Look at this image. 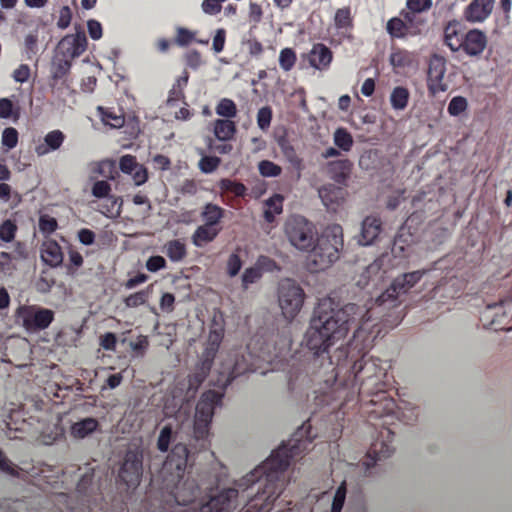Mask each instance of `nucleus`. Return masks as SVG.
I'll list each match as a JSON object with an SVG mask.
<instances>
[{"label":"nucleus","instance_id":"nucleus-1","mask_svg":"<svg viewBox=\"0 0 512 512\" xmlns=\"http://www.w3.org/2000/svg\"><path fill=\"white\" fill-rule=\"evenodd\" d=\"M426 273V269H421L394 278L371 306L347 303L335 309L331 302L320 303L304 334V344L311 356L304 365H292L287 376L289 389L323 383L316 396L317 406H328L334 411L358 401L376 407L369 411L371 416H389L395 405L386 396V372L380 360L365 358L380 332L375 311L399 306L400 297Z\"/></svg>","mask_w":512,"mask_h":512},{"label":"nucleus","instance_id":"nucleus-2","mask_svg":"<svg viewBox=\"0 0 512 512\" xmlns=\"http://www.w3.org/2000/svg\"><path fill=\"white\" fill-rule=\"evenodd\" d=\"M314 438L308 420L293 433L288 442L273 451L265 462L236 481V487L222 489L194 512H232L237 507L239 494L244 496L245 492L254 490L255 493L244 505V512H270L285 488L283 473L292 462L301 459L309 451Z\"/></svg>","mask_w":512,"mask_h":512},{"label":"nucleus","instance_id":"nucleus-3","mask_svg":"<svg viewBox=\"0 0 512 512\" xmlns=\"http://www.w3.org/2000/svg\"><path fill=\"white\" fill-rule=\"evenodd\" d=\"M188 450L183 443H177L167 456V460L162 466L164 480L167 481V487L172 483V494L176 503L188 505L195 500L198 495V486L187 481L182 482L184 478L185 467H187Z\"/></svg>","mask_w":512,"mask_h":512},{"label":"nucleus","instance_id":"nucleus-4","mask_svg":"<svg viewBox=\"0 0 512 512\" xmlns=\"http://www.w3.org/2000/svg\"><path fill=\"white\" fill-rule=\"evenodd\" d=\"M343 247L342 227L333 224L320 235L319 241L309 248V267L312 271H323L339 259Z\"/></svg>","mask_w":512,"mask_h":512},{"label":"nucleus","instance_id":"nucleus-5","mask_svg":"<svg viewBox=\"0 0 512 512\" xmlns=\"http://www.w3.org/2000/svg\"><path fill=\"white\" fill-rule=\"evenodd\" d=\"M286 235L290 244L300 251H309L320 239L312 222L300 215H294L287 220Z\"/></svg>","mask_w":512,"mask_h":512},{"label":"nucleus","instance_id":"nucleus-6","mask_svg":"<svg viewBox=\"0 0 512 512\" xmlns=\"http://www.w3.org/2000/svg\"><path fill=\"white\" fill-rule=\"evenodd\" d=\"M222 402V393L209 390L205 391L195 406L194 434L198 440H204L209 434L214 408Z\"/></svg>","mask_w":512,"mask_h":512},{"label":"nucleus","instance_id":"nucleus-7","mask_svg":"<svg viewBox=\"0 0 512 512\" xmlns=\"http://www.w3.org/2000/svg\"><path fill=\"white\" fill-rule=\"evenodd\" d=\"M15 319L28 333L44 330L53 323L54 312L36 305H20L15 311Z\"/></svg>","mask_w":512,"mask_h":512},{"label":"nucleus","instance_id":"nucleus-8","mask_svg":"<svg viewBox=\"0 0 512 512\" xmlns=\"http://www.w3.org/2000/svg\"><path fill=\"white\" fill-rule=\"evenodd\" d=\"M278 301L282 316L292 321L301 311L302 304H304V291L293 280H282L278 289Z\"/></svg>","mask_w":512,"mask_h":512},{"label":"nucleus","instance_id":"nucleus-9","mask_svg":"<svg viewBox=\"0 0 512 512\" xmlns=\"http://www.w3.org/2000/svg\"><path fill=\"white\" fill-rule=\"evenodd\" d=\"M143 476V450L138 446L130 447L124 454L123 463L118 471V481L127 488H136Z\"/></svg>","mask_w":512,"mask_h":512},{"label":"nucleus","instance_id":"nucleus-10","mask_svg":"<svg viewBox=\"0 0 512 512\" xmlns=\"http://www.w3.org/2000/svg\"><path fill=\"white\" fill-rule=\"evenodd\" d=\"M426 24L425 16L399 14L387 21V33L393 39H407L421 35Z\"/></svg>","mask_w":512,"mask_h":512},{"label":"nucleus","instance_id":"nucleus-11","mask_svg":"<svg viewBox=\"0 0 512 512\" xmlns=\"http://www.w3.org/2000/svg\"><path fill=\"white\" fill-rule=\"evenodd\" d=\"M446 73V61L444 57L432 55L428 64V92L435 96L448 90V84L443 81Z\"/></svg>","mask_w":512,"mask_h":512},{"label":"nucleus","instance_id":"nucleus-12","mask_svg":"<svg viewBox=\"0 0 512 512\" xmlns=\"http://www.w3.org/2000/svg\"><path fill=\"white\" fill-rule=\"evenodd\" d=\"M393 435L394 433L388 428L380 431V437L387 438V440L377 439L372 442L371 447H369L368 450V457H366V461L363 462L366 470L375 466V464L380 462L382 459H386L391 456L394 452V448L391 446V437Z\"/></svg>","mask_w":512,"mask_h":512},{"label":"nucleus","instance_id":"nucleus-13","mask_svg":"<svg viewBox=\"0 0 512 512\" xmlns=\"http://www.w3.org/2000/svg\"><path fill=\"white\" fill-rule=\"evenodd\" d=\"M494 9V0H472L464 9V19L469 23H482Z\"/></svg>","mask_w":512,"mask_h":512},{"label":"nucleus","instance_id":"nucleus-14","mask_svg":"<svg viewBox=\"0 0 512 512\" xmlns=\"http://www.w3.org/2000/svg\"><path fill=\"white\" fill-rule=\"evenodd\" d=\"M86 44V36L83 33L70 34L59 41V50L65 57L74 59L86 51Z\"/></svg>","mask_w":512,"mask_h":512},{"label":"nucleus","instance_id":"nucleus-15","mask_svg":"<svg viewBox=\"0 0 512 512\" xmlns=\"http://www.w3.org/2000/svg\"><path fill=\"white\" fill-rule=\"evenodd\" d=\"M461 43V49L466 55L479 56L486 48V34L479 29H471L467 31L466 38Z\"/></svg>","mask_w":512,"mask_h":512},{"label":"nucleus","instance_id":"nucleus-16","mask_svg":"<svg viewBox=\"0 0 512 512\" xmlns=\"http://www.w3.org/2000/svg\"><path fill=\"white\" fill-rule=\"evenodd\" d=\"M221 342V332L213 331L210 333V341H208V345H206L205 351H203L202 360H200L197 368H195V372L209 373V371H211L212 362L214 361L215 354H217V351H219Z\"/></svg>","mask_w":512,"mask_h":512},{"label":"nucleus","instance_id":"nucleus-17","mask_svg":"<svg viewBox=\"0 0 512 512\" xmlns=\"http://www.w3.org/2000/svg\"><path fill=\"white\" fill-rule=\"evenodd\" d=\"M351 168L353 164L348 159L333 160L327 164V174L336 184L345 186L350 177Z\"/></svg>","mask_w":512,"mask_h":512},{"label":"nucleus","instance_id":"nucleus-18","mask_svg":"<svg viewBox=\"0 0 512 512\" xmlns=\"http://www.w3.org/2000/svg\"><path fill=\"white\" fill-rule=\"evenodd\" d=\"M346 196L347 190L335 184L327 183L319 189V197L327 208L334 209V206L341 205L345 201Z\"/></svg>","mask_w":512,"mask_h":512},{"label":"nucleus","instance_id":"nucleus-19","mask_svg":"<svg viewBox=\"0 0 512 512\" xmlns=\"http://www.w3.org/2000/svg\"><path fill=\"white\" fill-rule=\"evenodd\" d=\"M308 61L312 68L319 71L326 70L331 65L332 52L323 43H316L309 52Z\"/></svg>","mask_w":512,"mask_h":512},{"label":"nucleus","instance_id":"nucleus-20","mask_svg":"<svg viewBox=\"0 0 512 512\" xmlns=\"http://www.w3.org/2000/svg\"><path fill=\"white\" fill-rule=\"evenodd\" d=\"M388 61H390L393 72L400 74L404 70L413 67L415 64V54L404 48H393L391 49V54L390 58H388Z\"/></svg>","mask_w":512,"mask_h":512},{"label":"nucleus","instance_id":"nucleus-21","mask_svg":"<svg viewBox=\"0 0 512 512\" xmlns=\"http://www.w3.org/2000/svg\"><path fill=\"white\" fill-rule=\"evenodd\" d=\"M65 141V134L59 129H54L44 136V142L36 146V155L45 156L53 151H57Z\"/></svg>","mask_w":512,"mask_h":512},{"label":"nucleus","instance_id":"nucleus-22","mask_svg":"<svg viewBox=\"0 0 512 512\" xmlns=\"http://www.w3.org/2000/svg\"><path fill=\"white\" fill-rule=\"evenodd\" d=\"M381 231L380 219L372 216L364 218L361 222L360 240L358 243L362 246L370 245L375 241Z\"/></svg>","mask_w":512,"mask_h":512},{"label":"nucleus","instance_id":"nucleus-23","mask_svg":"<svg viewBox=\"0 0 512 512\" xmlns=\"http://www.w3.org/2000/svg\"><path fill=\"white\" fill-rule=\"evenodd\" d=\"M214 137L222 142H229L236 135V123L231 119H216L213 123Z\"/></svg>","mask_w":512,"mask_h":512},{"label":"nucleus","instance_id":"nucleus-24","mask_svg":"<svg viewBox=\"0 0 512 512\" xmlns=\"http://www.w3.org/2000/svg\"><path fill=\"white\" fill-rule=\"evenodd\" d=\"M40 258L45 264L56 268L62 264V250L56 241H49L44 244Z\"/></svg>","mask_w":512,"mask_h":512},{"label":"nucleus","instance_id":"nucleus-25","mask_svg":"<svg viewBox=\"0 0 512 512\" xmlns=\"http://www.w3.org/2000/svg\"><path fill=\"white\" fill-rule=\"evenodd\" d=\"M219 232L220 229L217 226L200 225L192 234V244L195 247H203V245L214 241Z\"/></svg>","mask_w":512,"mask_h":512},{"label":"nucleus","instance_id":"nucleus-26","mask_svg":"<svg viewBox=\"0 0 512 512\" xmlns=\"http://www.w3.org/2000/svg\"><path fill=\"white\" fill-rule=\"evenodd\" d=\"M98 428V422L93 417L84 418L70 426V435L76 439H84L94 433Z\"/></svg>","mask_w":512,"mask_h":512},{"label":"nucleus","instance_id":"nucleus-27","mask_svg":"<svg viewBox=\"0 0 512 512\" xmlns=\"http://www.w3.org/2000/svg\"><path fill=\"white\" fill-rule=\"evenodd\" d=\"M225 216V210L213 203H207L202 208V213H200V217H202L203 224L208 226H218L220 222Z\"/></svg>","mask_w":512,"mask_h":512},{"label":"nucleus","instance_id":"nucleus-28","mask_svg":"<svg viewBox=\"0 0 512 512\" xmlns=\"http://www.w3.org/2000/svg\"><path fill=\"white\" fill-rule=\"evenodd\" d=\"M465 34L457 30V24L450 22L444 28V43L450 50L457 52L460 50Z\"/></svg>","mask_w":512,"mask_h":512},{"label":"nucleus","instance_id":"nucleus-29","mask_svg":"<svg viewBox=\"0 0 512 512\" xmlns=\"http://www.w3.org/2000/svg\"><path fill=\"white\" fill-rule=\"evenodd\" d=\"M386 270L383 269V258L374 260L364 269L363 278L366 279V285L377 283L385 278Z\"/></svg>","mask_w":512,"mask_h":512},{"label":"nucleus","instance_id":"nucleus-30","mask_svg":"<svg viewBox=\"0 0 512 512\" xmlns=\"http://www.w3.org/2000/svg\"><path fill=\"white\" fill-rule=\"evenodd\" d=\"M164 254L173 263H179L187 256V248L181 240H169L164 244Z\"/></svg>","mask_w":512,"mask_h":512},{"label":"nucleus","instance_id":"nucleus-31","mask_svg":"<svg viewBox=\"0 0 512 512\" xmlns=\"http://www.w3.org/2000/svg\"><path fill=\"white\" fill-rule=\"evenodd\" d=\"M98 490V485L94 482V470L89 469L77 483V493L83 498H89Z\"/></svg>","mask_w":512,"mask_h":512},{"label":"nucleus","instance_id":"nucleus-32","mask_svg":"<svg viewBox=\"0 0 512 512\" xmlns=\"http://www.w3.org/2000/svg\"><path fill=\"white\" fill-rule=\"evenodd\" d=\"M410 100V92L403 86H397L391 90L390 105L394 111H403L408 106Z\"/></svg>","mask_w":512,"mask_h":512},{"label":"nucleus","instance_id":"nucleus-33","mask_svg":"<svg viewBox=\"0 0 512 512\" xmlns=\"http://www.w3.org/2000/svg\"><path fill=\"white\" fill-rule=\"evenodd\" d=\"M334 27L339 31L348 32L353 29V16L349 6L339 8L334 12Z\"/></svg>","mask_w":512,"mask_h":512},{"label":"nucleus","instance_id":"nucleus-34","mask_svg":"<svg viewBox=\"0 0 512 512\" xmlns=\"http://www.w3.org/2000/svg\"><path fill=\"white\" fill-rule=\"evenodd\" d=\"M432 7V0H406V8L399 12V15H418L424 14Z\"/></svg>","mask_w":512,"mask_h":512},{"label":"nucleus","instance_id":"nucleus-35","mask_svg":"<svg viewBox=\"0 0 512 512\" xmlns=\"http://www.w3.org/2000/svg\"><path fill=\"white\" fill-rule=\"evenodd\" d=\"M283 196L280 194H274L268 198L265 202V211H263V218L268 223L274 221V216L282 213Z\"/></svg>","mask_w":512,"mask_h":512},{"label":"nucleus","instance_id":"nucleus-36","mask_svg":"<svg viewBox=\"0 0 512 512\" xmlns=\"http://www.w3.org/2000/svg\"><path fill=\"white\" fill-rule=\"evenodd\" d=\"M99 111L100 120L106 126H110L113 129H120L124 125V116L117 114L109 108L97 107Z\"/></svg>","mask_w":512,"mask_h":512},{"label":"nucleus","instance_id":"nucleus-37","mask_svg":"<svg viewBox=\"0 0 512 512\" xmlns=\"http://www.w3.org/2000/svg\"><path fill=\"white\" fill-rule=\"evenodd\" d=\"M104 202L100 204V213L108 216H119L121 214L122 199L118 196H110L104 198Z\"/></svg>","mask_w":512,"mask_h":512},{"label":"nucleus","instance_id":"nucleus-38","mask_svg":"<svg viewBox=\"0 0 512 512\" xmlns=\"http://www.w3.org/2000/svg\"><path fill=\"white\" fill-rule=\"evenodd\" d=\"M334 146L343 152H349L353 147V137L345 128H338L333 133Z\"/></svg>","mask_w":512,"mask_h":512},{"label":"nucleus","instance_id":"nucleus-39","mask_svg":"<svg viewBox=\"0 0 512 512\" xmlns=\"http://www.w3.org/2000/svg\"><path fill=\"white\" fill-rule=\"evenodd\" d=\"M209 373L206 372H194L187 377V390L186 399L190 400L195 397L198 388L201 386Z\"/></svg>","mask_w":512,"mask_h":512},{"label":"nucleus","instance_id":"nucleus-40","mask_svg":"<svg viewBox=\"0 0 512 512\" xmlns=\"http://www.w3.org/2000/svg\"><path fill=\"white\" fill-rule=\"evenodd\" d=\"M209 373L206 372H194L187 377V390L186 399L190 400L195 397L198 388L201 386Z\"/></svg>","mask_w":512,"mask_h":512},{"label":"nucleus","instance_id":"nucleus-41","mask_svg":"<svg viewBox=\"0 0 512 512\" xmlns=\"http://www.w3.org/2000/svg\"><path fill=\"white\" fill-rule=\"evenodd\" d=\"M237 108L233 100L230 98H223L219 100L216 105V115L224 118V120H231L236 117Z\"/></svg>","mask_w":512,"mask_h":512},{"label":"nucleus","instance_id":"nucleus-42","mask_svg":"<svg viewBox=\"0 0 512 512\" xmlns=\"http://www.w3.org/2000/svg\"><path fill=\"white\" fill-rule=\"evenodd\" d=\"M19 118V107L14 105L8 98H0V119Z\"/></svg>","mask_w":512,"mask_h":512},{"label":"nucleus","instance_id":"nucleus-43","mask_svg":"<svg viewBox=\"0 0 512 512\" xmlns=\"http://www.w3.org/2000/svg\"><path fill=\"white\" fill-rule=\"evenodd\" d=\"M148 297L149 291H147V289H143L126 296V298L123 300V303L127 308H137L143 306V304L146 303Z\"/></svg>","mask_w":512,"mask_h":512},{"label":"nucleus","instance_id":"nucleus-44","mask_svg":"<svg viewBox=\"0 0 512 512\" xmlns=\"http://www.w3.org/2000/svg\"><path fill=\"white\" fill-rule=\"evenodd\" d=\"M467 110V99L463 96H456L448 103L447 112L452 117H458Z\"/></svg>","mask_w":512,"mask_h":512},{"label":"nucleus","instance_id":"nucleus-45","mask_svg":"<svg viewBox=\"0 0 512 512\" xmlns=\"http://www.w3.org/2000/svg\"><path fill=\"white\" fill-rule=\"evenodd\" d=\"M347 496V486L345 481L339 485L336 492H334L333 501H331L330 512H341L343 504L345 503V497Z\"/></svg>","mask_w":512,"mask_h":512},{"label":"nucleus","instance_id":"nucleus-46","mask_svg":"<svg viewBox=\"0 0 512 512\" xmlns=\"http://www.w3.org/2000/svg\"><path fill=\"white\" fill-rule=\"evenodd\" d=\"M220 165V158L217 156H203L198 160V169L204 174H210L217 170Z\"/></svg>","mask_w":512,"mask_h":512},{"label":"nucleus","instance_id":"nucleus-47","mask_svg":"<svg viewBox=\"0 0 512 512\" xmlns=\"http://www.w3.org/2000/svg\"><path fill=\"white\" fill-rule=\"evenodd\" d=\"M57 229V221L54 217L49 216L48 214L40 215L39 217V231L45 236H49L52 233L56 232Z\"/></svg>","mask_w":512,"mask_h":512},{"label":"nucleus","instance_id":"nucleus-48","mask_svg":"<svg viewBox=\"0 0 512 512\" xmlns=\"http://www.w3.org/2000/svg\"><path fill=\"white\" fill-rule=\"evenodd\" d=\"M294 63H296V54L291 48H285L281 50L279 53V66H281L282 70L288 72L290 71Z\"/></svg>","mask_w":512,"mask_h":512},{"label":"nucleus","instance_id":"nucleus-49","mask_svg":"<svg viewBox=\"0 0 512 512\" xmlns=\"http://www.w3.org/2000/svg\"><path fill=\"white\" fill-rule=\"evenodd\" d=\"M282 155H284V158H286L287 162L292 165L295 169L301 168L302 160L301 158L296 154V150H294L293 146H291L289 143H284L281 145Z\"/></svg>","mask_w":512,"mask_h":512},{"label":"nucleus","instance_id":"nucleus-50","mask_svg":"<svg viewBox=\"0 0 512 512\" xmlns=\"http://www.w3.org/2000/svg\"><path fill=\"white\" fill-rule=\"evenodd\" d=\"M263 272V270H259L258 268H248L244 270L243 276H241V285H243V289H247L250 284L258 282L263 276Z\"/></svg>","mask_w":512,"mask_h":512},{"label":"nucleus","instance_id":"nucleus-51","mask_svg":"<svg viewBox=\"0 0 512 512\" xmlns=\"http://www.w3.org/2000/svg\"><path fill=\"white\" fill-rule=\"evenodd\" d=\"M138 168H144V166L136 162L135 156L127 154L120 158V170L124 174H131Z\"/></svg>","mask_w":512,"mask_h":512},{"label":"nucleus","instance_id":"nucleus-52","mask_svg":"<svg viewBox=\"0 0 512 512\" xmlns=\"http://www.w3.org/2000/svg\"><path fill=\"white\" fill-rule=\"evenodd\" d=\"M16 224L11 220H4L0 225V239L2 242H11L15 239Z\"/></svg>","mask_w":512,"mask_h":512},{"label":"nucleus","instance_id":"nucleus-53","mask_svg":"<svg viewBox=\"0 0 512 512\" xmlns=\"http://www.w3.org/2000/svg\"><path fill=\"white\" fill-rule=\"evenodd\" d=\"M272 120V109L270 106H265L259 109L257 112V126L262 131L269 129Z\"/></svg>","mask_w":512,"mask_h":512},{"label":"nucleus","instance_id":"nucleus-54","mask_svg":"<svg viewBox=\"0 0 512 512\" xmlns=\"http://www.w3.org/2000/svg\"><path fill=\"white\" fill-rule=\"evenodd\" d=\"M195 40V33L187 28L178 27L176 28L175 43L180 47H184L192 43Z\"/></svg>","mask_w":512,"mask_h":512},{"label":"nucleus","instance_id":"nucleus-55","mask_svg":"<svg viewBox=\"0 0 512 512\" xmlns=\"http://www.w3.org/2000/svg\"><path fill=\"white\" fill-rule=\"evenodd\" d=\"M259 172L264 177H276L280 175L282 169L270 160H262L259 163Z\"/></svg>","mask_w":512,"mask_h":512},{"label":"nucleus","instance_id":"nucleus-56","mask_svg":"<svg viewBox=\"0 0 512 512\" xmlns=\"http://www.w3.org/2000/svg\"><path fill=\"white\" fill-rule=\"evenodd\" d=\"M171 435H173V431L169 425L162 427L161 433H159V437H157V450L161 452L168 451Z\"/></svg>","mask_w":512,"mask_h":512},{"label":"nucleus","instance_id":"nucleus-57","mask_svg":"<svg viewBox=\"0 0 512 512\" xmlns=\"http://www.w3.org/2000/svg\"><path fill=\"white\" fill-rule=\"evenodd\" d=\"M2 146L7 149H13L18 144V131L12 127L2 131Z\"/></svg>","mask_w":512,"mask_h":512},{"label":"nucleus","instance_id":"nucleus-58","mask_svg":"<svg viewBox=\"0 0 512 512\" xmlns=\"http://www.w3.org/2000/svg\"><path fill=\"white\" fill-rule=\"evenodd\" d=\"M249 268H259L260 271L264 272L279 270L277 263L272 258L265 255H260V257L257 258V261H255L254 267Z\"/></svg>","mask_w":512,"mask_h":512},{"label":"nucleus","instance_id":"nucleus-59","mask_svg":"<svg viewBox=\"0 0 512 512\" xmlns=\"http://www.w3.org/2000/svg\"><path fill=\"white\" fill-rule=\"evenodd\" d=\"M242 268V260L241 257L236 252H233L228 256L227 259V274L230 277H236V275L241 271Z\"/></svg>","mask_w":512,"mask_h":512},{"label":"nucleus","instance_id":"nucleus-60","mask_svg":"<svg viewBox=\"0 0 512 512\" xmlns=\"http://www.w3.org/2000/svg\"><path fill=\"white\" fill-rule=\"evenodd\" d=\"M221 189L224 191H229L237 197L244 196L245 186L242 183H236L230 179L221 180Z\"/></svg>","mask_w":512,"mask_h":512},{"label":"nucleus","instance_id":"nucleus-61","mask_svg":"<svg viewBox=\"0 0 512 512\" xmlns=\"http://www.w3.org/2000/svg\"><path fill=\"white\" fill-rule=\"evenodd\" d=\"M145 268L151 273H156L166 268V261L160 255H154L148 258L145 263Z\"/></svg>","mask_w":512,"mask_h":512},{"label":"nucleus","instance_id":"nucleus-62","mask_svg":"<svg viewBox=\"0 0 512 512\" xmlns=\"http://www.w3.org/2000/svg\"><path fill=\"white\" fill-rule=\"evenodd\" d=\"M110 191L111 187L109 186L108 182L96 181V183L93 184V189H91V194H93V196L99 199L109 198L111 197L109 195Z\"/></svg>","mask_w":512,"mask_h":512},{"label":"nucleus","instance_id":"nucleus-63","mask_svg":"<svg viewBox=\"0 0 512 512\" xmlns=\"http://www.w3.org/2000/svg\"><path fill=\"white\" fill-rule=\"evenodd\" d=\"M225 0H203L202 10L207 15H217L222 10V5Z\"/></svg>","mask_w":512,"mask_h":512},{"label":"nucleus","instance_id":"nucleus-64","mask_svg":"<svg viewBox=\"0 0 512 512\" xmlns=\"http://www.w3.org/2000/svg\"><path fill=\"white\" fill-rule=\"evenodd\" d=\"M25 53L28 59L37 54V33H30L25 36Z\"/></svg>","mask_w":512,"mask_h":512}]
</instances>
